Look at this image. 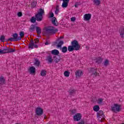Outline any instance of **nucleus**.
<instances>
[{"label": "nucleus", "instance_id": "1", "mask_svg": "<svg viewBox=\"0 0 124 124\" xmlns=\"http://www.w3.org/2000/svg\"><path fill=\"white\" fill-rule=\"evenodd\" d=\"M57 31H58V29H55V27L53 26H48L47 28H46L45 35H48V34H55Z\"/></svg>", "mask_w": 124, "mask_h": 124}, {"label": "nucleus", "instance_id": "2", "mask_svg": "<svg viewBox=\"0 0 124 124\" xmlns=\"http://www.w3.org/2000/svg\"><path fill=\"white\" fill-rule=\"evenodd\" d=\"M12 36H13V37H11L8 39H6L5 41L7 42L8 41H19V40H21V37H19V35L17 33H15L13 34Z\"/></svg>", "mask_w": 124, "mask_h": 124}, {"label": "nucleus", "instance_id": "3", "mask_svg": "<svg viewBox=\"0 0 124 124\" xmlns=\"http://www.w3.org/2000/svg\"><path fill=\"white\" fill-rule=\"evenodd\" d=\"M15 49L11 48L10 47H7L6 46V48L1 49L0 48V55L2 54H7L9 53H13L15 52Z\"/></svg>", "mask_w": 124, "mask_h": 124}, {"label": "nucleus", "instance_id": "4", "mask_svg": "<svg viewBox=\"0 0 124 124\" xmlns=\"http://www.w3.org/2000/svg\"><path fill=\"white\" fill-rule=\"evenodd\" d=\"M49 18H52L51 22L54 26H55V27H58V26H59V23H58L57 18L55 17H54V13L53 12H50Z\"/></svg>", "mask_w": 124, "mask_h": 124}, {"label": "nucleus", "instance_id": "5", "mask_svg": "<svg viewBox=\"0 0 124 124\" xmlns=\"http://www.w3.org/2000/svg\"><path fill=\"white\" fill-rule=\"evenodd\" d=\"M111 110L114 113L120 112L121 111V106L119 105L118 104H114L111 106Z\"/></svg>", "mask_w": 124, "mask_h": 124}, {"label": "nucleus", "instance_id": "6", "mask_svg": "<svg viewBox=\"0 0 124 124\" xmlns=\"http://www.w3.org/2000/svg\"><path fill=\"white\" fill-rule=\"evenodd\" d=\"M71 45L75 48V51H79L81 46L77 40H73L71 42Z\"/></svg>", "mask_w": 124, "mask_h": 124}, {"label": "nucleus", "instance_id": "7", "mask_svg": "<svg viewBox=\"0 0 124 124\" xmlns=\"http://www.w3.org/2000/svg\"><path fill=\"white\" fill-rule=\"evenodd\" d=\"M45 13L44 9L42 8L39 9V12L36 14L37 17H39L42 20L43 19V15Z\"/></svg>", "mask_w": 124, "mask_h": 124}, {"label": "nucleus", "instance_id": "8", "mask_svg": "<svg viewBox=\"0 0 124 124\" xmlns=\"http://www.w3.org/2000/svg\"><path fill=\"white\" fill-rule=\"evenodd\" d=\"M34 48H38V46L36 44H34V42L33 41V39L31 38L30 43H29V46L28 48L29 49H33Z\"/></svg>", "mask_w": 124, "mask_h": 124}, {"label": "nucleus", "instance_id": "9", "mask_svg": "<svg viewBox=\"0 0 124 124\" xmlns=\"http://www.w3.org/2000/svg\"><path fill=\"white\" fill-rule=\"evenodd\" d=\"M90 73H92V75H93L95 77L99 76V73H97V68H91Z\"/></svg>", "mask_w": 124, "mask_h": 124}, {"label": "nucleus", "instance_id": "10", "mask_svg": "<svg viewBox=\"0 0 124 124\" xmlns=\"http://www.w3.org/2000/svg\"><path fill=\"white\" fill-rule=\"evenodd\" d=\"M30 21L31 23H35V22H36V21H38V22H41V21H42V19H41L39 17L37 16L36 15H35V17H32L30 19Z\"/></svg>", "mask_w": 124, "mask_h": 124}, {"label": "nucleus", "instance_id": "11", "mask_svg": "<svg viewBox=\"0 0 124 124\" xmlns=\"http://www.w3.org/2000/svg\"><path fill=\"white\" fill-rule=\"evenodd\" d=\"M81 118L82 115H81V113H77L74 116L73 119L75 122H78V121L81 120Z\"/></svg>", "mask_w": 124, "mask_h": 124}, {"label": "nucleus", "instance_id": "12", "mask_svg": "<svg viewBox=\"0 0 124 124\" xmlns=\"http://www.w3.org/2000/svg\"><path fill=\"white\" fill-rule=\"evenodd\" d=\"M36 114L37 116H41L43 115V109L40 107L36 108Z\"/></svg>", "mask_w": 124, "mask_h": 124}, {"label": "nucleus", "instance_id": "13", "mask_svg": "<svg viewBox=\"0 0 124 124\" xmlns=\"http://www.w3.org/2000/svg\"><path fill=\"white\" fill-rule=\"evenodd\" d=\"M92 18V14H86L84 16V20L85 21H90Z\"/></svg>", "mask_w": 124, "mask_h": 124}, {"label": "nucleus", "instance_id": "14", "mask_svg": "<svg viewBox=\"0 0 124 124\" xmlns=\"http://www.w3.org/2000/svg\"><path fill=\"white\" fill-rule=\"evenodd\" d=\"M5 85V78L2 76H0V86Z\"/></svg>", "mask_w": 124, "mask_h": 124}, {"label": "nucleus", "instance_id": "15", "mask_svg": "<svg viewBox=\"0 0 124 124\" xmlns=\"http://www.w3.org/2000/svg\"><path fill=\"white\" fill-rule=\"evenodd\" d=\"M34 65H35V66H37V67H39V66L40 65V62L37 58H34Z\"/></svg>", "mask_w": 124, "mask_h": 124}, {"label": "nucleus", "instance_id": "16", "mask_svg": "<svg viewBox=\"0 0 124 124\" xmlns=\"http://www.w3.org/2000/svg\"><path fill=\"white\" fill-rule=\"evenodd\" d=\"M82 74H83V72L79 70H78L75 73V75L76 76L77 78H79L81 77Z\"/></svg>", "mask_w": 124, "mask_h": 124}, {"label": "nucleus", "instance_id": "17", "mask_svg": "<svg viewBox=\"0 0 124 124\" xmlns=\"http://www.w3.org/2000/svg\"><path fill=\"white\" fill-rule=\"evenodd\" d=\"M119 33L121 38H124V27H122L119 29Z\"/></svg>", "mask_w": 124, "mask_h": 124}, {"label": "nucleus", "instance_id": "18", "mask_svg": "<svg viewBox=\"0 0 124 124\" xmlns=\"http://www.w3.org/2000/svg\"><path fill=\"white\" fill-rule=\"evenodd\" d=\"M53 59H55L54 61L56 63H58L61 61V55L54 56H53Z\"/></svg>", "mask_w": 124, "mask_h": 124}, {"label": "nucleus", "instance_id": "19", "mask_svg": "<svg viewBox=\"0 0 124 124\" xmlns=\"http://www.w3.org/2000/svg\"><path fill=\"white\" fill-rule=\"evenodd\" d=\"M97 118H101L100 117H104V113H103V111L100 110L97 113Z\"/></svg>", "mask_w": 124, "mask_h": 124}, {"label": "nucleus", "instance_id": "20", "mask_svg": "<svg viewBox=\"0 0 124 124\" xmlns=\"http://www.w3.org/2000/svg\"><path fill=\"white\" fill-rule=\"evenodd\" d=\"M29 72L30 74H34L35 73V67L34 66H31L29 69Z\"/></svg>", "mask_w": 124, "mask_h": 124}, {"label": "nucleus", "instance_id": "21", "mask_svg": "<svg viewBox=\"0 0 124 124\" xmlns=\"http://www.w3.org/2000/svg\"><path fill=\"white\" fill-rule=\"evenodd\" d=\"M35 29L37 34L40 35V34H41V28L38 26H36Z\"/></svg>", "mask_w": 124, "mask_h": 124}, {"label": "nucleus", "instance_id": "22", "mask_svg": "<svg viewBox=\"0 0 124 124\" xmlns=\"http://www.w3.org/2000/svg\"><path fill=\"white\" fill-rule=\"evenodd\" d=\"M51 54L52 55H55V56L59 55V54H60V51L57 49H54L51 51Z\"/></svg>", "mask_w": 124, "mask_h": 124}, {"label": "nucleus", "instance_id": "23", "mask_svg": "<svg viewBox=\"0 0 124 124\" xmlns=\"http://www.w3.org/2000/svg\"><path fill=\"white\" fill-rule=\"evenodd\" d=\"M46 61H48L49 63L53 62V59H52V56L49 55L46 57Z\"/></svg>", "mask_w": 124, "mask_h": 124}, {"label": "nucleus", "instance_id": "24", "mask_svg": "<svg viewBox=\"0 0 124 124\" xmlns=\"http://www.w3.org/2000/svg\"><path fill=\"white\" fill-rule=\"evenodd\" d=\"M103 59L101 57H98L95 60V62L96 63H98V64H99V63H101L102 62Z\"/></svg>", "mask_w": 124, "mask_h": 124}, {"label": "nucleus", "instance_id": "25", "mask_svg": "<svg viewBox=\"0 0 124 124\" xmlns=\"http://www.w3.org/2000/svg\"><path fill=\"white\" fill-rule=\"evenodd\" d=\"M62 53H66L67 52V47L64 46L61 48Z\"/></svg>", "mask_w": 124, "mask_h": 124}, {"label": "nucleus", "instance_id": "26", "mask_svg": "<svg viewBox=\"0 0 124 124\" xmlns=\"http://www.w3.org/2000/svg\"><path fill=\"white\" fill-rule=\"evenodd\" d=\"M74 50H75V48L72 45L68 46V50L69 52H73Z\"/></svg>", "mask_w": 124, "mask_h": 124}, {"label": "nucleus", "instance_id": "27", "mask_svg": "<svg viewBox=\"0 0 124 124\" xmlns=\"http://www.w3.org/2000/svg\"><path fill=\"white\" fill-rule=\"evenodd\" d=\"M63 38H64L63 36H61L59 38L57 39L56 41L53 43V46H56V45L58 44V42L60 41V39H62Z\"/></svg>", "mask_w": 124, "mask_h": 124}, {"label": "nucleus", "instance_id": "28", "mask_svg": "<svg viewBox=\"0 0 124 124\" xmlns=\"http://www.w3.org/2000/svg\"><path fill=\"white\" fill-rule=\"evenodd\" d=\"M36 26H35V25H33V24H32L31 25V28L29 29V31H31V32L32 31H34L35 30V28H36Z\"/></svg>", "mask_w": 124, "mask_h": 124}, {"label": "nucleus", "instance_id": "29", "mask_svg": "<svg viewBox=\"0 0 124 124\" xmlns=\"http://www.w3.org/2000/svg\"><path fill=\"white\" fill-rule=\"evenodd\" d=\"M69 2H65V1H63V3L62 4V7L63 8H66L67 6H68V3Z\"/></svg>", "mask_w": 124, "mask_h": 124}, {"label": "nucleus", "instance_id": "30", "mask_svg": "<svg viewBox=\"0 0 124 124\" xmlns=\"http://www.w3.org/2000/svg\"><path fill=\"white\" fill-rule=\"evenodd\" d=\"M59 12H60V8L59 5H57L56 10L55 11V14H56V15H58V14H59Z\"/></svg>", "mask_w": 124, "mask_h": 124}, {"label": "nucleus", "instance_id": "31", "mask_svg": "<svg viewBox=\"0 0 124 124\" xmlns=\"http://www.w3.org/2000/svg\"><path fill=\"white\" fill-rule=\"evenodd\" d=\"M93 109L95 112H98L99 111V106L98 105L94 106Z\"/></svg>", "mask_w": 124, "mask_h": 124}, {"label": "nucleus", "instance_id": "32", "mask_svg": "<svg viewBox=\"0 0 124 124\" xmlns=\"http://www.w3.org/2000/svg\"><path fill=\"white\" fill-rule=\"evenodd\" d=\"M63 43H63V41H60L58 43L57 46L58 47V48H61L62 47V45H63Z\"/></svg>", "mask_w": 124, "mask_h": 124}, {"label": "nucleus", "instance_id": "33", "mask_svg": "<svg viewBox=\"0 0 124 124\" xmlns=\"http://www.w3.org/2000/svg\"><path fill=\"white\" fill-rule=\"evenodd\" d=\"M47 72L45 70H42L41 72V76L42 77L46 76V73Z\"/></svg>", "mask_w": 124, "mask_h": 124}, {"label": "nucleus", "instance_id": "34", "mask_svg": "<svg viewBox=\"0 0 124 124\" xmlns=\"http://www.w3.org/2000/svg\"><path fill=\"white\" fill-rule=\"evenodd\" d=\"M19 37H20V40L22 39V37H24L25 36V33H24V31H21L19 32Z\"/></svg>", "mask_w": 124, "mask_h": 124}, {"label": "nucleus", "instance_id": "35", "mask_svg": "<svg viewBox=\"0 0 124 124\" xmlns=\"http://www.w3.org/2000/svg\"><path fill=\"white\" fill-rule=\"evenodd\" d=\"M0 40L1 42H4L5 41V36L1 35L0 37Z\"/></svg>", "mask_w": 124, "mask_h": 124}, {"label": "nucleus", "instance_id": "36", "mask_svg": "<svg viewBox=\"0 0 124 124\" xmlns=\"http://www.w3.org/2000/svg\"><path fill=\"white\" fill-rule=\"evenodd\" d=\"M69 74H70V73L68 71H65L64 72V75L65 77H69Z\"/></svg>", "mask_w": 124, "mask_h": 124}, {"label": "nucleus", "instance_id": "37", "mask_svg": "<svg viewBox=\"0 0 124 124\" xmlns=\"http://www.w3.org/2000/svg\"><path fill=\"white\" fill-rule=\"evenodd\" d=\"M93 2L96 5H99L100 4V0H94Z\"/></svg>", "mask_w": 124, "mask_h": 124}, {"label": "nucleus", "instance_id": "38", "mask_svg": "<svg viewBox=\"0 0 124 124\" xmlns=\"http://www.w3.org/2000/svg\"><path fill=\"white\" fill-rule=\"evenodd\" d=\"M69 93L71 95H73V94L75 93V90L74 89L70 90L69 91Z\"/></svg>", "mask_w": 124, "mask_h": 124}, {"label": "nucleus", "instance_id": "39", "mask_svg": "<svg viewBox=\"0 0 124 124\" xmlns=\"http://www.w3.org/2000/svg\"><path fill=\"white\" fill-rule=\"evenodd\" d=\"M36 6V2L34 1H33L31 3V7L34 8V7H35Z\"/></svg>", "mask_w": 124, "mask_h": 124}, {"label": "nucleus", "instance_id": "40", "mask_svg": "<svg viewBox=\"0 0 124 124\" xmlns=\"http://www.w3.org/2000/svg\"><path fill=\"white\" fill-rule=\"evenodd\" d=\"M108 64L109 61H108V60H106L105 62H104V65H105V66H108Z\"/></svg>", "mask_w": 124, "mask_h": 124}, {"label": "nucleus", "instance_id": "41", "mask_svg": "<svg viewBox=\"0 0 124 124\" xmlns=\"http://www.w3.org/2000/svg\"><path fill=\"white\" fill-rule=\"evenodd\" d=\"M102 101H103V99H102V98H99L98 99V104H101V103H102Z\"/></svg>", "mask_w": 124, "mask_h": 124}, {"label": "nucleus", "instance_id": "42", "mask_svg": "<svg viewBox=\"0 0 124 124\" xmlns=\"http://www.w3.org/2000/svg\"><path fill=\"white\" fill-rule=\"evenodd\" d=\"M72 115H74L76 113V109H72L70 110Z\"/></svg>", "mask_w": 124, "mask_h": 124}, {"label": "nucleus", "instance_id": "43", "mask_svg": "<svg viewBox=\"0 0 124 124\" xmlns=\"http://www.w3.org/2000/svg\"><path fill=\"white\" fill-rule=\"evenodd\" d=\"M34 41L35 43V44H37V43H38L39 42V40L38 39V38H36L34 40Z\"/></svg>", "mask_w": 124, "mask_h": 124}, {"label": "nucleus", "instance_id": "44", "mask_svg": "<svg viewBox=\"0 0 124 124\" xmlns=\"http://www.w3.org/2000/svg\"><path fill=\"white\" fill-rule=\"evenodd\" d=\"M17 15L18 17H22V16H23V14H22V12H19L17 13Z\"/></svg>", "mask_w": 124, "mask_h": 124}, {"label": "nucleus", "instance_id": "45", "mask_svg": "<svg viewBox=\"0 0 124 124\" xmlns=\"http://www.w3.org/2000/svg\"><path fill=\"white\" fill-rule=\"evenodd\" d=\"M80 2H77L76 3V4L75 5V6L77 8L78 7V6H79V5H80Z\"/></svg>", "mask_w": 124, "mask_h": 124}, {"label": "nucleus", "instance_id": "46", "mask_svg": "<svg viewBox=\"0 0 124 124\" xmlns=\"http://www.w3.org/2000/svg\"><path fill=\"white\" fill-rule=\"evenodd\" d=\"M75 20H76V17H73L71 18V21L72 22H75Z\"/></svg>", "mask_w": 124, "mask_h": 124}, {"label": "nucleus", "instance_id": "47", "mask_svg": "<svg viewBox=\"0 0 124 124\" xmlns=\"http://www.w3.org/2000/svg\"><path fill=\"white\" fill-rule=\"evenodd\" d=\"M78 124H85V121L81 120V122L78 123Z\"/></svg>", "mask_w": 124, "mask_h": 124}, {"label": "nucleus", "instance_id": "48", "mask_svg": "<svg viewBox=\"0 0 124 124\" xmlns=\"http://www.w3.org/2000/svg\"><path fill=\"white\" fill-rule=\"evenodd\" d=\"M45 44V45H49V43H48V42H46Z\"/></svg>", "mask_w": 124, "mask_h": 124}, {"label": "nucleus", "instance_id": "49", "mask_svg": "<svg viewBox=\"0 0 124 124\" xmlns=\"http://www.w3.org/2000/svg\"><path fill=\"white\" fill-rule=\"evenodd\" d=\"M45 116V119H46V115H44Z\"/></svg>", "mask_w": 124, "mask_h": 124}, {"label": "nucleus", "instance_id": "50", "mask_svg": "<svg viewBox=\"0 0 124 124\" xmlns=\"http://www.w3.org/2000/svg\"><path fill=\"white\" fill-rule=\"evenodd\" d=\"M16 124H21V123H16Z\"/></svg>", "mask_w": 124, "mask_h": 124}, {"label": "nucleus", "instance_id": "51", "mask_svg": "<svg viewBox=\"0 0 124 124\" xmlns=\"http://www.w3.org/2000/svg\"><path fill=\"white\" fill-rule=\"evenodd\" d=\"M39 37H41V36H39Z\"/></svg>", "mask_w": 124, "mask_h": 124}, {"label": "nucleus", "instance_id": "52", "mask_svg": "<svg viewBox=\"0 0 124 124\" xmlns=\"http://www.w3.org/2000/svg\"><path fill=\"white\" fill-rule=\"evenodd\" d=\"M87 48H88V49H90V48H89V47H87Z\"/></svg>", "mask_w": 124, "mask_h": 124}, {"label": "nucleus", "instance_id": "53", "mask_svg": "<svg viewBox=\"0 0 124 124\" xmlns=\"http://www.w3.org/2000/svg\"><path fill=\"white\" fill-rule=\"evenodd\" d=\"M87 48H88V49H90V48H89V47H87Z\"/></svg>", "mask_w": 124, "mask_h": 124}]
</instances>
